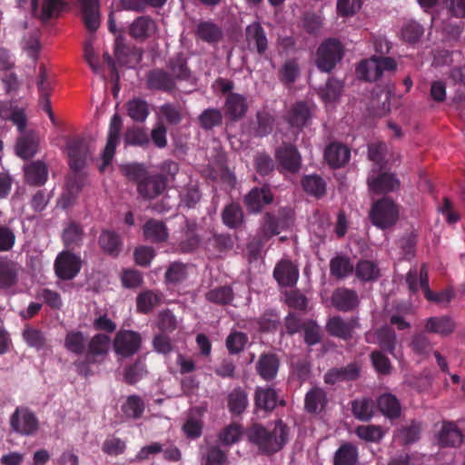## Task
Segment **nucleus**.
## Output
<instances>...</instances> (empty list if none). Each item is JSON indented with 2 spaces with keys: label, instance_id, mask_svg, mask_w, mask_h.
<instances>
[{
  "label": "nucleus",
  "instance_id": "aec40b11",
  "mask_svg": "<svg viewBox=\"0 0 465 465\" xmlns=\"http://www.w3.org/2000/svg\"><path fill=\"white\" fill-rule=\"evenodd\" d=\"M273 277L282 287H293L299 279V270L289 260L280 261L273 269Z\"/></svg>",
  "mask_w": 465,
  "mask_h": 465
},
{
  "label": "nucleus",
  "instance_id": "8fccbe9b",
  "mask_svg": "<svg viewBox=\"0 0 465 465\" xmlns=\"http://www.w3.org/2000/svg\"><path fill=\"white\" fill-rule=\"evenodd\" d=\"M355 276L361 282H374L380 277V269L374 262L361 260L355 267Z\"/></svg>",
  "mask_w": 465,
  "mask_h": 465
},
{
  "label": "nucleus",
  "instance_id": "ea45409f",
  "mask_svg": "<svg viewBox=\"0 0 465 465\" xmlns=\"http://www.w3.org/2000/svg\"><path fill=\"white\" fill-rule=\"evenodd\" d=\"M18 281L17 264L11 260L0 261V290H7Z\"/></svg>",
  "mask_w": 465,
  "mask_h": 465
},
{
  "label": "nucleus",
  "instance_id": "cd10ccee",
  "mask_svg": "<svg viewBox=\"0 0 465 465\" xmlns=\"http://www.w3.org/2000/svg\"><path fill=\"white\" fill-rule=\"evenodd\" d=\"M350 156V149L341 143H331L324 151V159L332 168L343 166Z\"/></svg>",
  "mask_w": 465,
  "mask_h": 465
},
{
  "label": "nucleus",
  "instance_id": "a211bd4d",
  "mask_svg": "<svg viewBox=\"0 0 465 465\" xmlns=\"http://www.w3.org/2000/svg\"><path fill=\"white\" fill-rule=\"evenodd\" d=\"M245 36L250 51H255L259 55H263L268 49V39L263 27L258 22L247 25Z\"/></svg>",
  "mask_w": 465,
  "mask_h": 465
},
{
  "label": "nucleus",
  "instance_id": "bb28decb",
  "mask_svg": "<svg viewBox=\"0 0 465 465\" xmlns=\"http://www.w3.org/2000/svg\"><path fill=\"white\" fill-rule=\"evenodd\" d=\"M425 331L428 333L439 334L440 336H449L456 329V323L450 316H433L425 321Z\"/></svg>",
  "mask_w": 465,
  "mask_h": 465
},
{
  "label": "nucleus",
  "instance_id": "6e6552de",
  "mask_svg": "<svg viewBox=\"0 0 465 465\" xmlns=\"http://www.w3.org/2000/svg\"><path fill=\"white\" fill-rule=\"evenodd\" d=\"M291 223V217L285 209H280L276 213H265L261 223V233L263 239L268 240L278 235L287 229Z\"/></svg>",
  "mask_w": 465,
  "mask_h": 465
},
{
  "label": "nucleus",
  "instance_id": "f3484780",
  "mask_svg": "<svg viewBox=\"0 0 465 465\" xmlns=\"http://www.w3.org/2000/svg\"><path fill=\"white\" fill-rule=\"evenodd\" d=\"M357 327H359V322L354 317L346 321L341 316H333L328 320L326 324V330L330 335L344 341L352 337L353 330Z\"/></svg>",
  "mask_w": 465,
  "mask_h": 465
},
{
  "label": "nucleus",
  "instance_id": "e2e57ef3",
  "mask_svg": "<svg viewBox=\"0 0 465 465\" xmlns=\"http://www.w3.org/2000/svg\"><path fill=\"white\" fill-rule=\"evenodd\" d=\"M161 117L171 125H177L183 119L182 107L178 104L165 103L159 107Z\"/></svg>",
  "mask_w": 465,
  "mask_h": 465
},
{
  "label": "nucleus",
  "instance_id": "ddd939ff",
  "mask_svg": "<svg viewBox=\"0 0 465 465\" xmlns=\"http://www.w3.org/2000/svg\"><path fill=\"white\" fill-rule=\"evenodd\" d=\"M111 339L105 333L94 334L87 342L85 356L91 363H102L107 357L110 350Z\"/></svg>",
  "mask_w": 465,
  "mask_h": 465
},
{
  "label": "nucleus",
  "instance_id": "13d9d810",
  "mask_svg": "<svg viewBox=\"0 0 465 465\" xmlns=\"http://www.w3.org/2000/svg\"><path fill=\"white\" fill-rule=\"evenodd\" d=\"M248 405L246 392L241 388H235L228 395V408L232 414H242Z\"/></svg>",
  "mask_w": 465,
  "mask_h": 465
},
{
  "label": "nucleus",
  "instance_id": "c03bdc74",
  "mask_svg": "<svg viewBox=\"0 0 465 465\" xmlns=\"http://www.w3.org/2000/svg\"><path fill=\"white\" fill-rule=\"evenodd\" d=\"M86 341L83 331H70L65 335L64 346L71 353L83 355L84 353L85 354Z\"/></svg>",
  "mask_w": 465,
  "mask_h": 465
},
{
  "label": "nucleus",
  "instance_id": "6ab92c4d",
  "mask_svg": "<svg viewBox=\"0 0 465 465\" xmlns=\"http://www.w3.org/2000/svg\"><path fill=\"white\" fill-rule=\"evenodd\" d=\"M273 194L268 185L252 188L244 197V203L251 213H260L263 206L272 203Z\"/></svg>",
  "mask_w": 465,
  "mask_h": 465
},
{
  "label": "nucleus",
  "instance_id": "b1692460",
  "mask_svg": "<svg viewBox=\"0 0 465 465\" xmlns=\"http://www.w3.org/2000/svg\"><path fill=\"white\" fill-rule=\"evenodd\" d=\"M279 368V357L272 352L262 353L255 366L257 373L266 381H271L276 378Z\"/></svg>",
  "mask_w": 465,
  "mask_h": 465
},
{
  "label": "nucleus",
  "instance_id": "f03ea898",
  "mask_svg": "<svg viewBox=\"0 0 465 465\" xmlns=\"http://www.w3.org/2000/svg\"><path fill=\"white\" fill-rule=\"evenodd\" d=\"M406 282L411 292H417L420 288L425 298L437 303L449 302L452 299L451 292L448 291L433 292L429 286V272L426 264H422L418 273L416 269H411L406 276Z\"/></svg>",
  "mask_w": 465,
  "mask_h": 465
},
{
  "label": "nucleus",
  "instance_id": "9d476101",
  "mask_svg": "<svg viewBox=\"0 0 465 465\" xmlns=\"http://www.w3.org/2000/svg\"><path fill=\"white\" fill-rule=\"evenodd\" d=\"M123 127V121L118 114H114L110 121L107 142L102 153L103 164L100 170L103 172L112 162L117 145L120 143V133Z\"/></svg>",
  "mask_w": 465,
  "mask_h": 465
},
{
  "label": "nucleus",
  "instance_id": "0e129e2a",
  "mask_svg": "<svg viewBox=\"0 0 465 465\" xmlns=\"http://www.w3.org/2000/svg\"><path fill=\"white\" fill-rule=\"evenodd\" d=\"M223 122V114L219 109L207 108L198 116L199 125L204 130H211Z\"/></svg>",
  "mask_w": 465,
  "mask_h": 465
},
{
  "label": "nucleus",
  "instance_id": "37998d69",
  "mask_svg": "<svg viewBox=\"0 0 465 465\" xmlns=\"http://www.w3.org/2000/svg\"><path fill=\"white\" fill-rule=\"evenodd\" d=\"M311 118V111L305 102H297L289 111L287 121L292 127L305 126Z\"/></svg>",
  "mask_w": 465,
  "mask_h": 465
},
{
  "label": "nucleus",
  "instance_id": "4be33fe9",
  "mask_svg": "<svg viewBox=\"0 0 465 465\" xmlns=\"http://www.w3.org/2000/svg\"><path fill=\"white\" fill-rule=\"evenodd\" d=\"M369 189L376 194L388 193L400 187V181L394 173H381L376 176L368 177Z\"/></svg>",
  "mask_w": 465,
  "mask_h": 465
},
{
  "label": "nucleus",
  "instance_id": "e433bc0d",
  "mask_svg": "<svg viewBox=\"0 0 465 465\" xmlns=\"http://www.w3.org/2000/svg\"><path fill=\"white\" fill-rule=\"evenodd\" d=\"M22 337L28 347L33 348L37 351H44L48 348L46 334L38 328L26 325L22 331Z\"/></svg>",
  "mask_w": 465,
  "mask_h": 465
},
{
  "label": "nucleus",
  "instance_id": "338daca9",
  "mask_svg": "<svg viewBox=\"0 0 465 465\" xmlns=\"http://www.w3.org/2000/svg\"><path fill=\"white\" fill-rule=\"evenodd\" d=\"M145 364L142 361H136L127 365L124 370V381L126 384L134 385L145 375Z\"/></svg>",
  "mask_w": 465,
  "mask_h": 465
},
{
  "label": "nucleus",
  "instance_id": "5fc2aeb1",
  "mask_svg": "<svg viewBox=\"0 0 465 465\" xmlns=\"http://www.w3.org/2000/svg\"><path fill=\"white\" fill-rule=\"evenodd\" d=\"M374 403L369 398L356 399L351 401L353 416L360 420L367 421L373 416Z\"/></svg>",
  "mask_w": 465,
  "mask_h": 465
},
{
  "label": "nucleus",
  "instance_id": "de8ad7c7",
  "mask_svg": "<svg viewBox=\"0 0 465 465\" xmlns=\"http://www.w3.org/2000/svg\"><path fill=\"white\" fill-rule=\"evenodd\" d=\"M188 277V265L182 262H173L169 264L164 273V282L167 284L177 285Z\"/></svg>",
  "mask_w": 465,
  "mask_h": 465
},
{
  "label": "nucleus",
  "instance_id": "a878e982",
  "mask_svg": "<svg viewBox=\"0 0 465 465\" xmlns=\"http://www.w3.org/2000/svg\"><path fill=\"white\" fill-rule=\"evenodd\" d=\"M462 433L452 421H443L438 432V444L440 448L458 447L462 442Z\"/></svg>",
  "mask_w": 465,
  "mask_h": 465
},
{
  "label": "nucleus",
  "instance_id": "20e7f679",
  "mask_svg": "<svg viewBox=\"0 0 465 465\" xmlns=\"http://www.w3.org/2000/svg\"><path fill=\"white\" fill-rule=\"evenodd\" d=\"M369 216L373 225L386 230L397 223L399 209L391 198L383 197L372 203Z\"/></svg>",
  "mask_w": 465,
  "mask_h": 465
},
{
  "label": "nucleus",
  "instance_id": "58836bf2",
  "mask_svg": "<svg viewBox=\"0 0 465 465\" xmlns=\"http://www.w3.org/2000/svg\"><path fill=\"white\" fill-rule=\"evenodd\" d=\"M127 115L136 123H144L150 114L149 104L143 98L135 97L125 104Z\"/></svg>",
  "mask_w": 465,
  "mask_h": 465
},
{
  "label": "nucleus",
  "instance_id": "5701e85b",
  "mask_svg": "<svg viewBox=\"0 0 465 465\" xmlns=\"http://www.w3.org/2000/svg\"><path fill=\"white\" fill-rule=\"evenodd\" d=\"M156 31V24L148 15L135 18L129 25V35L138 42H143Z\"/></svg>",
  "mask_w": 465,
  "mask_h": 465
},
{
  "label": "nucleus",
  "instance_id": "680f3d73",
  "mask_svg": "<svg viewBox=\"0 0 465 465\" xmlns=\"http://www.w3.org/2000/svg\"><path fill=\"white\" fill-rule=\"evenodd\" d=\"M299 74L300 67L298 62L295 59H289L285 61L279 70L280 81L288 86L292 84L297 80Z\"/></svg>",
  "mask_w": 465,
  "mask_h": 465
},
{
  "label": "nucleus",
  "instance_id": "dca6fc26",
  "mask_svg": "<svg viewBox=\"0 0 465 465\" xmlns=\"http://www.w3.org/2000/svg\"><path fill=\"white\" fill-rule=\"evenodd\" d=\"M166 179L163 175L148 173L138 184L137 193L145 200L155 199L166 190Z\"/></svg>",
  "mask_w": 465,
  "mask_h": 465
},
{
  "label": "nucleus",
  "instance_id": "c756f323",
  "mask_svg": "<svg viewBox=\"0 0 465 465\" xmlns=\"http://www.w3.org/2000/svg\"><path fill=\"white\" fill-rule=\"evenodd\" d=\"M81 7L84 25L90 32H95L100 26L99 1L81 0Z\"/></svg>",
  "mask_w": 465,
  "mask_h": 465
},
{
  "label": "nucleus",
  "instance_id": "603ef678",
  "mask_svg": "<svg viewBox=\"0 0 465 465\" xmlns=\"http://www.w3.org/2000/svg\"><path fill=\"white\" fill-rule=\"evenodd\" d=\"M161 302L160 294L147 290L139 293L136 297V310L140 313L148 314Z\"/></svg>",
  "mask_w": 465,
  "mask_h": 465
},
{
  "label": "nucleus",
  "instance_id": "0eeeda50",
  "mask_svg": "<svg viewBox=\"0 0 465 465\" xmlns=\"http://www.w3.org/2000/svg\"><path fill=\"white\" fill-rule=\"evenodd\" d=\"M141 344V334L130 330H120L113 341L115 353L123 358L134 355L140 350Z\"/></svg>",
  "mask_w": 465,
  "mask_h": 465
},
{
  "label": "nucleus",
  "instance_id": "69168bd1",
  "mask_svg": "<svg viewBox=\"0 0 465 465\" xmlns=\"http://www.w3.org/2000/svg\"><path fill=\"white\" fill-rule=\"evenodd\" d=\"M257 127L254 130V135L264 137L270 134L273 130L274 118L266 111H261L256 114Z\"/></svg>",
  "mask_w": 465,
  "mask_h": 465
},
{
  "label": "nucleus",
  "instance_id": "49530a36",
  "mask_svg": "<svg viewBox=\"0 0 465 465\" xmlns=\"http://www.w3.org/2000/svg\"><path fill=\"white\" fill-rule=\"evenodd\" d=\"M375 337L380 348L390 354H394L397 336L395 331L389 326H383L375 331Z\"/></svg>",
  "mask_w": 465,
  "mask_h": 465
},
{
  "label": "nucleus",
  "instance_id": "a18cd8bd",
  "mask_svg": "<svg viewBox=\"0 0 465 465\" xmlns=\"http://www.w3.org/2000/svg\"><path fill=\"white\" fill-rule=\"evenodd\" d=\"M83 237V227L77 223L72 222L63 230L62 241L67 249H74L80 246Z\"/></svg>",
  "mask_w": 465,
  "mask_h": 465
},
{
  "label": "nucleus",
  "instance_id": "72a5a7b5",
  "mask_svg": "<svg viewBox=\"0 0 465 465\" xmlns=\"http://www.w3.org/2000/svg\"><path fill=\"white\" fill-rule=\"evenodd\" d=\"M197 38L210 45L219 43L223 38L222 28L212 21H201L195 29Z\"/></svg>",
  "mask_w": 465,
  "mask_h": 465
},
{
  "label": "nucleus",
  "instance_id": "c9c22d12",
  "mask_svg": "<svg viewBox=\"0 0 465 465\" xmlns=\"http://www.w3.org/2000/svg\"><path fill=\"white\" fill-rule=\"evenodd\" d=\"M381 412L389 420H396L401 414V405L397 397L391 393H383L377 399Z\"/></svg>",
  "mask_w": 465,
  "mask_h": 465
},
{
  "label": "nucleus",
  "instance_id": "423d86ee",
  "mask_svg": "<svg viewBox=\"0 0 465 465\" xmlns=\"http://www.w3.org/2000/svg\"><path fill=\"white\" fill-rule=\"evenodd\" d=\"M82 268L81 257L70 251L61 252L54 261V272L62 281L73 280Z\"/></svg>",
  "mask_w": 465,
  "mask_h": 465
},
{
  "label": "nucleus",
  "instance_id": "2eb2a0df",
  "mask_svg": "<svg viewBox=\"0 0 465 465\" xmlns=\"http://www.w3.org/2000/svg\"><path fill=\"white\" fill-rule=\"evenodd\" d=\"M148 89L173 93L176 89V82L172 74L163 68H155L148 72L146 77Z\"/></svg>",
  "mask_w": 465,
  "mask_h": 465
},
{
  "label": "nucleus",
  "instance_id": "79ce46f5",
  "mask_svg": "<svg viewBox=\"0 0 465 465\" xmlns=\"http://www.w3.org/2000/svg\"><path fill=\"white\" fill-rule=\"evenodd\" d=\"M359 460L357 446L351 442L342 443L334 453L333 465H356Z\"/></svg>",
  "mask_w": 465,
  "mask_h": 465
},
{
  "label": "nucleus",
  "instance_id": "412c9836",
  "mask_svg": "<svg viewBox=\"0 0 465 465\" xmlns=\"http://www.w3.org/2000/svg\"><path fill=\"white\" fill-rule=\"evenodd\" d=\"M248 111V104L244 95L230 93L224 103V114L232 122L242 119Z\"/></svg>",
  "mask_w": 465,
  "mask_h": 465
},
{
  "label": "nucleus",
  "instance_id": "4d7b16f0",
  "mask_svg": "<svg viewBox=\"0 0 465 465\" xmlns=\"http://www.w3.org/2000/svg\"><path fill=\"white\" fill-rule=\"evenodd\" d=\"M124 141L125 145L133 146H147L150 143V138L147 132L138 126H133L127 128L124 133Z\"/></svg>",
  "mask_w": 465,
  "mask_h": 465
},
{
  "label": "nucleus",
  "instance_id": "f257e3e1",
  "mask_svg": "<svg viewBox=\"0 0 465 465\" xmlns=\"http://www.w3.org/2000/svg\"><path fill=\"white\" fill-rule=\"evenodd\" d=\"M250 442L258 447L265 455H272L280 451L289 440V427L282 420H277L272 429L255 423L246 431Z\"/></svg>",
  "mask_w": 465,
  "mask_h": 465
},
{
  "label": "nucleus",
  "instance_id": "1a4fd4ad",
  "mask_svg": "<svg viewBox=\"0 0 465 465\" xmlns=\"http://www.w3.org/2000/svg\"><path fill=\"white\" fill-rule=\"evenodd\" d=\"M66 150L70 168L74 172L82 170L91 154L87 141L83 137L69 138L66 142Z\"/></svg>",
  "mask_w": 465,
  "mask_h": 465
},
{
  "label": "nucleus",
  "instance_id": "f8f14e48",
  "mask_svg": "<svg viewBox=\"0 0 465 465\" xmlns=\"http://www.w3.org/2000/svg\"><path fill=\"white\" fill-rule=\"evenodd\" d=\"M10 425L15 432L30 436L38 430V419L29 410L17 408L10 418Z\"/></svg>",
  "mask_w": 465,
  "mask_h": 465
},
{
  "label": "nucleus",
  "instance_id": "bf43d9fd",
  "mask_svg": "<svg viewBox=\"0 0 465 465\" xmlns=\"http://www.w3.org/2000/svg\"><path fill=\"white\" fill-rule=\"evenodd\" d=\"M302 185L303 190L313 196L321 197L326 193V183L325 181L317 174L306 175L302 180Z\"/></svg>",
  "mask_w": 465,
  "mask_h": 465
},
{
  "label": "nucleus",
  "instance_id": "4468645a",
  "mask_svg": "<svg viewBox=\"0 0 465 465\" xmlns=\"http://www.w3.org/2000/svg\"><path fill=\"white\" fill-rule=\"evenodd\" d=\"M360 364L352 361L346 366L329 369L323 376V381L328 385H335L340 382L355 381L360 378Z\"/></svg>",
  "mask_w": 465,
  "mask_h": 465
},
{
  "label": "nucleus",
  "instance_id": "9b49d317",
  "mask_svg": "<svg viewBox=\"0 0 465 465\" xmlns=\"http://www.w3.org/2000/svg\"><path fill=\"white\" fill-rule=\"evenodd\" d=\"M275 159L279 169L290 173H296L302 166V157L297 148L291 143H283L275 150Z\"/></svg>",
  "mask_w": 465,
  "mask_h": 465
},
{
  "label": "nucleus",
  "instance_id": "473e14b6",
  "mask_svg": "<svg viewBox=\"0 0 465 465\" xmlns=\"http://www.w3.org/2000/svg\"><path fill=\"white\" fill-rule=\"evenodd\" d=\"M144 238L153 243H161L169 237L166 224L163 221L149 219L143 227Z\"/></svg>",
  "mask_w": 465,
  "mask_h": 465
},
{
  "label": "nucleus",
  "instance_id": "3c124183",
  "mask_svg": "<svg viewBox=\"0 0 465 465\" xmlns=\"http://www.w3.org/2000/svg\"><path fill=\"white\" fill-rule=\"evenodd\" d=\"M410 348L415 354L427 357L432 351L433 344L430 341L427 331L424 330L412 335L410 342Z\"/></svg>",
  "mask_w": 465,
  "mask_h": 465
},
{
  "label": "nucleus",
  "instance_id": "6e6d98bb",
  "mask_svg": "<svg viewBox=\"0 0 465 465\" xmlns=\"http://www.w3.org/2000/svg\"><path fill=\"white\" fill-rule=\"evenodd\" d=\"M330 271L332 276L342 279L349 276L354 267L348 257L337 255L330 262Z\"/></svg>",
  "mask_w": 465,
  "mask_h": 465
},
{
  "label": "nucleus",
  "instance_id": "f704fd0d",
  "mask_svg": "<svg viewBox=\"0 0 465 465\" xmlns=\"http://www.w3.org/2000/svg\"><path fill=\"white\" fill-rule=\"evenodd\" d=\"M327 403V393L320 387H313L305 394L304 408L309 413L321 412L325 409Z\"/></svg>",
  "mask_w": 465,
  "mask_h": 465
},
{
  "label": "nucleus",
  "instance_id": "393cba45",
  "mask_svg": "<svg viewBox=\"0 0 465 465\" xmlns=\"http://www.w3.org/2000/svg\"><path fill=\"white\" fill-rule=\"evenodd\" d=\"M331 302L338 311L351 312L358 307L360 301L354 290L342 287L333 292Z\"/></svg>",
  "mask_w": 465,
  "mask_h": 465
},
{
  "label": "nucleus",
  "instance_id": "c85d7f7f",
  "mask_svg": "<svg viewBox=\"0 0 465 465\" xmlns=\"http://www.w3.org/2000/svg\"><path fill=\"white\" fill-rule=\"evenodd\" d=\"M167 67L170 74L176 81H190L192 78V71L188 66L187 58L183 53H177L167 62Z\"/></svg>",
  "mask_w": 465,
  "mask_h": 465
},
{
  "label": "nucleus",
  "instance_id": "864d4df0",
  "mask_svg": "<svg viewBox=\"0 0 465 465\" xmlns=\"http://www.w3.org/2000/svg\"><path fill=\"white\" fill-rule=\"evenodd\" d=\"M234 298L232 287L228 285L215 287L205 293V299L218 305H228Z\"/></svg>",
  "mask_w": 465,
  "mask_h": 465
},
{
  "label": "nucleus",
  "instance_id": "052dcab7",
  "mask_svg": "<svg viewBox=\"0 0 465 465\" xmlns=\"http://www.w3.org/2000/svg\"><path fill=\"white\" fill-rule=\"evenodd\" d=\"M144 401L139 395H130L122 406L124 415L132 419H140L144 411Z\"/></svg>",
  "mask_w": 465,
  "mask_h": 465
},
{
  "label": "nucleus",
  "instance_id": "09e8293b",
  "mask_svg": "<svg viewBox=\"0 0 465 465\" xmlns=\"http://www.w3.org/2000/svg\"><path fill=\"white\" fill-rule=\"evenodd\" d=\"M222 220L228 228L240 227L243 223V213L241 206L234 203L226 205L222 212Z\"/></svg>",
  "mask_w": 465,
  "mask_h": 465
},
{
  "label": "nucleus",
  "instance_id": "4c0bfd02",
  "mask_svg": "<svg viewBox=\"0 0 465 465\" xmlns=\"http://www.w3.org/2000/svg\"><path fill=\"white\" fill-rule=\"evenodd\" d=\"M98 243L104 252L113 257L118 256L122 249L120 236L115 232L110 230L102 231Z\"/></svg>",
  "mask_w": 465,
  "mask_h": 465
},
{
  "label": "nucleus",
  "instance_id": "2f4dec72",
  "mask_svg": "<svg viewBox=\"0 0 465 465\" xmlns=\"http://www.w3.org/2000/svg\"><path fill=\"white\" fill-rule=\"evenodd\" d=\"M48 177V169L45 163L35 161L25 167V183L32 186H42Z\"/></svg>",
  "mask_w": 465,
  "mask_h": 465
},
{
  "label": "nucleus",
  "instance_id": "7ed1b4c3",
  "mask_svg": "<svg viewBox=\"0 0 465 465\" xmlns=\"http://www.w3.org/2000/svg\"><path fill=\"white\" fill-rule=\"evenodd\" d=\"M397 69V63L389 56L372 55L370 59L362 60L356 68L360 79L367 82L379 80L384 72H394Z\"/></svg>",
  "mask_w": 465,
  "mask_h": 465
},
{
  "label": "nucleus",
  "instance_id": "774afa93",
  "mask_svg": "<svg viewBox=\"0 0 465 465\" xmlns=\"http://www.w3.org/2000/svg\"><path fill=\"white\" fill-rule=\"evenodd\" d=\"M371 364L380 375H389L391 372L392 366L390 359L381 351L374 350L370 355Z\"/></svg>",
  "mask_w": 465,
  "mask_h": 465
},
{
  "label": "nucleus",
  "instance_id": "7c9ffc66",
  "mask_svg": "<svg viewBox=\"0 0 465 465\" xmlns=\"http://www.w3.org/2000/svg\"><path fill=\"white\" fill-rule=\"evenodd\" d=\"M38 147V137L35 132H25L18 137L15 144V153L22 159L35 156Z\"/></svg>",
  "mask_w": 465,
  "mask_h": 465
},
{
  "label": "nucleus",
  "instance_id": "a19ab883",
  "mask_svg": "<svg viewBox=\"0 0 465 465\" xmlns=\"http://www.w3.org/2000/svg\"><path fill=\"white\" fill-rule=\"evenodd\" d=\"M278 402V395L274 389L271 387L255 390L254 403L258 409L272 411L275 409Z\"/></svg>",
  "mask_w": 465,
  "mask_h": 465
},
{
  "label": "nucleus",
  "instance_id": "39448f33",
  "mask_svg": "<svg viewBox=\"0 0 465 465\" xmlns=\"http://www.w3.org/2000/svg\"><path fill=\"white\" fill-rule=\"evenodd\" d=\"M343 54L344 48L339 40L335 38L326 39L317 49L316 66L322 72L331 73L342 59Z\"/></svg>",
  "mask_w": 465,
  "mask_h": 465
}]
</instances>
